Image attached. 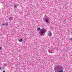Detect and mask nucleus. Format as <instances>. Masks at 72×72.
<instances>
[{
  "mask_svg": "<svg viewBox=\"0 0 72 72\" xmlns=\"http://www.w3.org/2000/svg\"><path fill=\"white\" fill-rule=\"evenodd\" d=\"M55 72H63L62 70L63 67L61 65H58L57 67L54 68Z\"/></svg>",
  "mask_w": 72,
  "mask_h": 72,
  "instance_id": "nucleus-1",
  "label": "nucleus"
},
{
  "mask_svg": "<svg viewBox=\"0 0 72 72\" xmlns=\"http://www.w3.org/2000/svg\"><path fill=\"white\" fill-rule=\"evenodd\" d=\"M46 30L45 29H42L40 30L39 33L40 35H42L46 32Z\"/></svg>",
  "mask_w": 72,
  "mask_h": 72,
  "instance_id": "nucleus-2",
  "label": "nucleus"
},
{
  "mask_svg": "<svg viewBox=\"0 0 72 72\" xmlns=\"http://www.w3.org/2000/svg\"><path fill=\"white\" fill-rule=\"evenodd\" d=\"M48 52L49 53H54V50L53 49H50L49 50H48Z\"/></svg>",
  "mask_w": 72,
  "mask_h": 72,
  "instance_id": "nucleus-3",
  "label": "nucleus"
},
{
  "mask_svg": "<svg viewBox=\"0 0 72 72\" xmlns=\"http://www.w3.org/2000/svg\"><path fill=\"white\" fill-rule=\"evenodd\" d=\"M14 9H16V8H17V6H17V5H16V4H14Z\"/></svg>",
  "mask_w": 72,
  "mask_h": 72,
  "instance_id": "nucleus-4",
  "label": "nucleus"
},
{
  "mask_svg": "<svg viewBox=\"0 0 72 72\" xmlns=\"http://www.w3.org/2000/svg\"><path fill=\"white\" fill-rule=\"evenodd\" d=\"M8 23H5L2 24V26L3 27H4V26H8Z\"/></svg>",
  "mask_w": 72,
  "mask_h": 72,
  "instance_id": "nucleus-5",
  "label": "nucleus"
},
{
  "mask_svg": "<svg viewBox=\"0 0 72 72\" xmlns=\"http://www.w3.org/2000/svg\"><path fill=\"white\" fill-rule=\"evenodd\" d=\"M4 69V67L2 66L0 67V70L1 71H3Z\"/></svg>",
  "mask_w": 72,
  "mask_h": 72,
  "instance_id": "nucleus-6",
  "label": "nucleus"
},
{
  "mask_svg": "<svg viewBox=\"0 0 72 72\" xmlns=\"http://www.w3.org/2000/svg\"><path fill=\"white\" fill-rule=\"evenodd\" d=\"M45 20L46 23H48V22H49V19H46Z\"/></svg>",
  "mask_w": 72,
  "mask_h": 72,
  "instance_id": "nucleus-7",
  "label": "nucleus"
},
{
  "mask_svg": "<svg viewBox=\"0 0 72 72\" xmlns=\"http://www.w3.org/2000/svg\"><path fill=\"white\" fill-rule=\"evenodd\" d=\"M48 35L50 36H52V33L51 32H50L48 34Z\"/></svg>",
  "mask_w": 72,
  "mask_h": 72,
  "instance_id": "nucleus-8",
  "label": "nucleus"
},
{
  "mask_svg": "<svg viewBox=\"0 0 72 72\" xmlns=\"http://www.w3.org/2000/svg\"><path fill=\"white\" fill-rule=\"evenodd\" d=\"M22 40H22V39H20L19 40L20 42H22Z\"/></svg>",
  "mask_w": 72,
  "mask_h": 72,
  "instance_id": "nucleus-9",
  "label": "nucleus"
},
{
  "mask_svg": "<svg viewBox=\"0 0 72 72\" xmlns=\"http://www.w3.org/2000/svg\"><path fill=\"white\" fill-rule=\"evenodd\" d=\"M12 19L13 18H12V17H10V18H9V20H12Z\"/></svg>",
  "mask_w": 72,
  "mask_h": 72,
  "instance_id": "nucleus-10",
  "label": "nucleus"
},
{
  "mask_svg": "<svg viewBox=\"0 0 72 72\" xmlns=\"http://www.w3.org/2000/svg\"><path fill=\"white\" fill-rule=\"evenodd\" d=\"M37 30H38V31H41V29H40V28H38Z\"/></svg>",
  "mask_w": 72,
  "mask_h": 72,
  "instance_id": "nucleus-11",
  "label": "nucleus"
},
{
  "mask_svg": "<svg viewBox=\"0 0 72 72\" xmlns=\"http://www.w3.org/2000/svg\"><path fill=\"white\" fill-rule=\"evenodd\" d=\"M2 49V48L0 47V50H1Z\"/></svg>",
  "mask_w": 72,
  "mask_h": 72,
  "instance_id": "nucleus-12",
  "label": "nucleus"
},
{
  "mask_svg": "<svg viewBox=\"0 0 72 72\" xmlns=\"http://www.w3.org/2000/svg\"><path fill=\"white\" fill-rule=\"evenodd\" d=\"M3 72H5V71H3Z\"/></svg>",
  "mask_w": 72,
  "mask_h": 72,
  "instance_id": "nucleus-13",
  "label": "nucleus"
}]
</instances>
